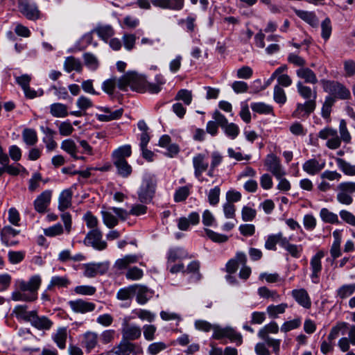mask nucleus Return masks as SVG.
I'll use <instances>...</instances> for the list:
<instances>
[{
  "label": "nucleus",
  "instance_id": "obj_7",
  "mask_svg": "<svg viewBox=\"0 0 355 355\" xmlns=\"http://www.w3.org/2000/svg\"><path fill=\"white\" fill-rule=\"evenodd\" d=\"M194 176L199 181H203L202 174L209 168L208 157L206 154L200 153L196 154L192 159Z\"/></svg>",
  "mask_w": 355,
  "mask_h": 355
},
{
  "label": "nucleus",
  "instance_id": "obj_37",
  "mask_svg": "<svg viewBox=\"0 0 355 355\" xmlns=\"http://www.w3.org/2000/svg\"><path fill=\"white\" fill-rule=\"evenodd\" d=\"M136 288L137 284H134L119 289L116 293V298L121 301L132 300L137 292Z\"/></svg>",
  "mask_w": 355,
  "mask_h": 355
},
{
  "label": "nucleus",
  "instance_id": "obj_21",
  "mask_svg": "<svg viewBox=\"0 0 355 355\" xmlns=\"http://www.w3.org/2000/svg\"><path fill=\"white\" fill-rule=\"evenodd\" d=\"M31 325L38 330L48 331L49 330L53 322L46 316H40L36 311L31 322Z\"/></svg>",
  "mask_w": 355,
  "mask_h": 355
},
{
  "label": "nucleus",
  "instance_id": "obj_46",
  "mask_svg": "<svg viewBox=\"0 0 355 355\" xmlns=\"http://www.w3.org/2000/svg\"><path fill=\"white\" fill-rule=\"evenodd\" d=\"M22 139L28 146H34L38 140L36 131L31 128H26L23 130Z\"/></svg>",
  "mask_w": 355,
  "mask_h": 355
},
{
  "label": "nucleus",
  "instance_id": "obj_9",
  "mask_svg": "<svg viewBox=\"0 0 355 355\" xmlns=\"http://www.w3.org/2000/svg\"><path fill=\"white\" fill-rule=\"evenodd\" d=\"M103 234L101 231L98 229L90 230L86 235L84 239L85 245L92 246L98 250H103L107 248V243L102 240Z\"/></svg>",
  "mask_w": 355,
  "mask_h": 355
},
{
  "label": "nucleus",
  "instance_id": "obj_55",
  "mask_svg": "<svg viewBox=\"0 0 355 355\" xmlns=\"http://www.w3.org/2000/svg\"><path fill=\"white\" fill-rule=\"evenodd\" d=\"M103 221L108 228H113L118 225V218L110 211H101Z\"/></svg>",
  "mask_w": 355,
  "mask_h": 355
},
{
  "label": "nucleus",
  "instance_id": "obj_32",
  "mask_svg": "<svg viewBox=\"0 0 355 355\" xmlns=\"http://www.w3.org/2000/svg\"><path fill=\"white\" fill-rule=\"evenodd\" d=\"M155 83H147L146 81L145 92L150 94H158L162 90V87L166 83L163 76L158 74L155 76Z\"/></svg>",
  "mask_w": 355,
  "mask_h": 355
},
{
  "label": "nucleus",
  "instance_id": "obj_22",
  "mask_svg": "<svg viewBox=\"0 0 355 355\" xmlns=\"http://www.w3.org/2000/svg\"><path fill=\"white\" fill-rule=\"evenodd\" d=\"M295 72L296 76L300 79L304 80L303 83L315 85L318 82L315 73L306 66L302 68H298Z\"/></svg>",
  "mask_w": 355,
  "mask_h": 355
},
{
  "label": "nucleus",
  "instance_id": "obj_53",
  "mask_svg": "<svg viewBox=\"0 0 355 355\" xmlns=\"http://www.w3.org/2000/svg\"><path fill=\"white\" fill-rule=\"evenodd\" d=\"M85 64L91 70H96L99 66L97 58L92 53H85L83 55Z\"/></svg>",
  "mask_w": 355,
  "mask_h": 355
},
{
  "label": "nucleus",
  "instance_id": "obj_15",
  "mask_svg": "<svg viewBox=\"0 0 355 355\" xmlns=\"http://www.w3.org/2000/svg\"><path fill=\"white\" fill-rule=\"evenodd\" d=\"M68 304L71 310L76 313L85 314L94 311L96 309L94 303L83 299L70 300Z\"/></svg>",
  "mask_w": 355,
  "mask_h": 355
},
{
  "label": "nucleus",
  "instance_id": "obj_27",
  "mask_svg": "<svg viewBox=\"0 0 355 355\" xmlns=\"http://www.w3.org/2000/svg\"><path fill=\"white\" fill-rule=\"evenodd\" d=\"M286 238L282 232L270 234L267 237L264 246L268 250L275 251L277 244L279 243L282 247Z\"/></svg>",
  "mask_w": 355,
  "mask_h": 355
},
{
  "label": "nucleus",
  "instance_id": "obj_1",
  "mask_svg": "<svg viewBox=\"0 0 355 355\" xmlns=\"http://www.w3.org/2000/svg\"><path fill=\"white\" fill-rule=\"evenodd\" d=\"M42 279L40 275L32 276L28 282L22 279L16 281L17 290L12 292L11 298L14 301L33 302L37 299V290Z\"/></svg>",
  "mask_w": 355,
  "mask_h": 355
},
{
  "label": "nucleus",
  "instance_id": "obj_54",
  "mask_svg": "<svg viewBox=\"0 0 355 355\" xmlns=\"http://www.w3.org/2000/svg\"><path fill=\"white\" fill-rule=\"evenodd\" d=\"M321 37L326 42L331 35L332 25L329 17L325 18L321 23Z\"/></svg>",
  "mask_w": 355,
  "mask_h": 355
},
{
  "label": "nucleus",
  "instance_id": "obj_2",
  "mask_svg": "<svg viewBox=\"0 0 355 355\" xmlns=\"http://www.w3.org/2000/svg\"><path fill=\"white\" fill-rule=\"evenodd\" d=\"M131 155L132 148L129 144L119 147L112 153V163L116 168L117 174L122 178H128L132 172V166L126 160Z\"/></svg>",
  "mask_w": 355,
  "mask_h": 355
},
{
  "label": "nucleus",
  "instance_id": "obj_31",
  "mask_svg": "<svg viewBox=\"0 0 355 355\" xmlns=\"http://www.w3.org/2000/svg\"><path fill=\"white\" fill-rule=\"evenodd\" d=\"M138 261L139 257L135 254L125 255L123 258L119 259L116 261L114 268L116 270H122L126 269L130 264L137 263Z\"/></svg>",
  "mask_w": 355,
  "mask_h": 355
},
{
  "label": "nucleus",
  "instance_id": "obj_20",
  "mask_svg": "<svg viewBox=\"0 0 355 355\" xmlns=\"http://www.w3.org/2000/svg\"><path fill=\"white\" fill-rule=\"evenodd\" d=\"M324 167V160H318L315 158L306 161L302 165L303 170L311 175L319 173Z\"/></svg>",
  "mask_w": 355,
  "mask_h": 355
},
{
  "label": "nucleus",
  "instance_id": "obj_51",
  "mask_svg": "<svg viewBox=\"0 0 355 355\" xmlns=\"http://www.w3.org/2000/svg\"><path fill=\"white\" fill-rule=\"evenodd\" d=\"M336 164L338 168L346 175H355V166L352 165L349 163L347 162L342 158H336Z\"/></svg>",
  "mask_w": 355,
  "mask_h": 355
},
{
  "label": "nucleus",
  "instance_id": "obj_5",
  "mask_svg": "<svg viewBox=\"0 0 355 355\" xmlns=\"http://www.w3.org/2000/svg\"><path fill=\"white\" fill-rule=\"evenodd\" d=\"M142 354L143 349L139 345L122 338L119 344L114 346L107 352L108 355H138Z\"/></svg>",
  "mask_w": 355,
  "mask_h": 355
},
{
  "label": "nucleus",
  "instance_id": "obj_48",
  "mask_svg": "<svg viewBox=\"0 0 355 355\" xmlns=\"http://www.w3.org/2000/svg\"><path fill=\"white\" fill-rule=\"evenodd\" d=\"M320 216L324 223H328L331 224L339 223V220L337 214L330 211L327 208H322L320 210Z\"/></svg>",
  "mask_w": 355,
  "mask_h": 355
},
{
  "label": "nucleus",
  "instance_id": "obj_25",
  "mask_svg": "<svg viewBox=\"0 0 355 355\" xmlns=\"http://www.w3.org/2000/svg\"><path fill=\"white\" fill-rule=\"evenodd\" d=\"M295 15L301 19L309 24L311 26L316 28L319 21L314 12L295 9Z\"/></svg>",
  "mask_w": 355,
  "mask_h": 355
},
{
  "label": "nucleus",
  "instance_id": "obj_62",
  "mask_svg": "<svg viewBox=\"0 0 355 355\" xmlns=\"http://www.w3.org/2000/svg\"><path fill=\"white\" fill-rule=\"evenodd\" d=\"M64 233V229L60 223L51 226L44 230V234L49 237L60 236Z\"/></svg>",
  "mask_w": 355,
  "mask_h": 355
},
{
  "label": "nucleus",
  "instance_id": "obj_60",
  "mask_svg": "<svg viewBox=\"0 0 355 355\" xmlns=\"http://www.w3.org/2000/svg\"><path fill=\"white\" fill-rule=\"evenodd\" d=\"M339 132L340 135V139L341 141H343L346 144H350L352 140V137L348 131L347 127V123L344 119H342L340 121L339 124Z\"/></svg>",
  "mask_w": 355,
  "mask_h": 355
},
{
  "label": "nucleus",
  "instance_id": "obj_49",
  "mask_svg": "<svg viewBox=\"0 0 355 355\" xmlns=\"http://www.w3.org/2000/svg\"><path fill=\"white\" fill-rule=\"evenodd\" d=\"M250 107L253 112L260 114H268L273 112V108L271 105L262 102L252 103Z\"/></svg>",
  "mask_w": 355,
  "mask_h": 355
},
{
  "label": "nucleus",
  "instance_id": "obj_10",
  "mask_svg": "<svg viewBox=\"0 0 355 355\" xmlns=\"http://www.w3.org/2000/svg\"><path fill=\"white\" fill-rule=\"evenodd\" d=\"M121 333L122 339L131 342L140 338L141 329L139 325L130 323L127 320H124L121 324Z\"/></svg>",
  "mask_w": 355,
  "mask_h": 355
},
{
  "label": "nucleus",
  "instance_id": "obj_64",
  "mask_svg": "<svg viewBox=\"0 0 355 355\" xmlns=\"http://www.w3.org/2000/svg\"><path fill=\"white\" fill-rule=\"evenodd\" d=\"M343 69L345 77L355 76V61L351 59L343 61Z\"/></svg>",
  "mask_w": 355,
  "mask_h": 355
},
{
  "label": "nucleus",
  "instance_id": "obj_29",
  "mask_svg": "<svg viewBox=\"0 0 355 355\" xmlns=\"http://www.w3.org/2000/svg\"><path fill=\"white\" fill-rule=\"evenodd\" d=\"M64 69L67 73H70L72 71L80 73L83 71V64L81 61L73 56L67 57L64 62Z\"/></svg>",
  "mask_w": 355,
  "mask_h": 355
},
{
  "label": "nucleus",
  "instance_id": "obj_18",
  "mask_svg": "<svg viewBox=\"0 0 355 355\" xmlns=\"http://www.w3.org/2000/svg\"><path fill=\"white\" fill-rule=\"evenodd\" d=\"M185 0H152V4L164 10L180 11L184 6Z\"/></svg>",
  "mask_w": 355,
  "mask_h": 355
},
{
  "label": "nucleus",
  "instance_id": "obj_43",
  "mask_svg": "<svg viewBox=\"0 0 355 355\" xmlns=\"http://www.w3.org/2000/svg\"><path fill=\"white\" fill-rule=\"evenodd\" d=\"M200 266V263L198 261H193L187 266V269H184V272L192 274L191 279L193 282H198L201 279L199 271Z\"/></svg>",
  "mask_w": 355,
  "mask_h": 355
},
{
  "label": "nucleus",
  "instance_id": "obj_63",
  "mask_svg": "<svg viewBox=\"0 0 355 355\" xmlns=\"http://www.w3.org/2000/svg\"><path fill=\"white\" fill-rule=\"evenodd\" d=\"M196 17L194 15H189L184 19H181L179 22L180 24H184L186 26L187 31L189 33H193L197 27L196 24Z\"/></svg>",
  "mask_w": 355,
  "mask_h": 355
},
{
  "label": "nucleus",
  "instance_id": "obj_35",
  "mask_svg": "<svg viewBox=\"0 0 355 355\" xmlns=\"http://www.w3.org/2000/svg\"><path fill=\"white\" fill-rule=\"evenodd\" d=\"M52 339L55 343L59 349H65L67 339V329L59 328L56 331V332L52 336Z\"/></svg>",
  "mask_w": 355,
  "mask_h": 355
},
{
  "label": "nucleus",
  "instance_id": "obj_42",
  "mask_svg": "<svg viewBox=\"0 0 355 355\" xmlns=\"http://www.w3.org/2000/svg\"><path fill=\"white\" fill-rule=\"evenodd\" d=\"M193 186L189 184L184 187H180L176 189L174 193V201L175 202H184L187 200L188 196L190 195L191 189Z\"/></svg>",
  "mask_w": 355,
  "mask_h": 355
},
{
  "label": "nucleus",
  "instance_id": "obj_13",
  "mask_svg": "<svg viewBox=\"0 0 355 355\" xmlns=\"http://www.w3.org/2000/svg\"><path fill=\"white\" fill-rule=\"evenodd\" d=\"M156 183L152 178L144 180L138 191V198L141 202L148 203L151 201L155 191Z\"/></svg>",
  "mask_w": 355,
  "mask_h": 355
},
{
  "label": "nucleus",
  "instance_id": "obj_3",
  "mask_svg": "<svg viewBox=\"0 0 355 355\" xmlns=\"http://www.w3.org/2000/svg\"><path fill=\"white\" fill-rule=\"evenodd\" d=\"M324 92L328 93V96H333L337 99L349 100L351 98L350 90L343 83L336 81L322 79L320 80Z\"/></svg>",
  "mask_w": 355,
  "mask_h": 355
},
{
  "label": "nucleus",
  "instance_id": "obj_44",
  "mask_svg": "<svg viewBox=\"0 0 355 355\" xmlns=\"http://www.w3.org/2000/svg\"><path fill=\"white\" fill-rule=\"evenodd\" d=\"M336 101L333 96H327L324 98V101L322 103V109H321V116L322 118L325 119H328L330 118V115L331 113V109L334 105L335 104Z\"/></svg>",
  "mask_w": 355,
  "mask_h": 355
},
{
  "label": "nucleus",
  "instance_id": "obj_40",
  "mask_svg": "<svg viewBox=\"0 0 355 355\" xmlns=\"http://www.w3.org/2000/svg\"><path fill=\"white\" fill-rule=\"evenodd\" d=\"M282 248H284L292 257L295 259L300 258L303 251V248L301 245L292 244L289 243L287 238H286Z\"/></svg>",
  "mask_w": 355,
  "mask_h": 355
},
{
  "label": "nucleus",
  "instance_id": "obj_4",
  "mask_svg": "<svg viewBox=\"0 0 355 355\" xmlns=\"http://www.w3.org/2000/svg\"><path fill=\"white\" fill-rule=\"evenodd\" d=\"M146 80L135 72H128L119 79L118 87L123 91H128L130 87L132 91L144 92Z\"/></svg>",
  "mask_w": 355,
  "mask_h": 355
},
{
  "label": "nucleus",
  "instance_id": "obj_28",
  "mask_svg": "<svg viewBox=\"0 0 355 355\" xmlns=\"http://www.w3.org/2000/svg\"><path fill=\"white\" fill-rule=\"evenodd\" d=\"M136 300L139 304H145L152 297L153 291L146 286L137 284Z\"/></svg>",
  "mask_w": 355,
  "mask_h": 355
},
{
  "label": "nucleus",
  "instance_id": "obj_58",
  "mask_svg": "<svg viewBox=\"0 0 355 355\" xmlns=\"http://www.w3.org/2000/svg\"><path fill=\"white\" fill-rule=\"evenodd\" d=\"M348 327V324L345 322H338L330 330L327 336L328 340H334L338 336L340 331Z\"/></svg>",
  "mask_w": 355,
  "mask_h": 355
},
{
  "label": "nucleus",
  "instance_id": "obj_17",
  "mask_svg": "<svg viewBox=\"0 0 355 355\" xmlns=\"http://www.w3.org/2000/svg\"><path fill=\"white\" fill-rule=\"evenodd\" d=\"M324 252L318 251L311 259L310 265L311 269V279L314 284L319 282V276L322 271L321 259L324 257Z\"/></svg>",
  "mask_w": 355,
  "mask_h": 355
},
{
  "label": "nucleus",
  "instance_id": "obj_56",
  "mask_svg": "<svg viewBox=\"0 0 355 355\" xmlns=\"http://www.w3.org/2000/svg\"><path fill=\"white\" fill-rule=\"evenodd\" d=\"M119 79L113 77L105 80L102 84V89L108 95H113L116 85L118 86Z\"/></svg>",
  "mask_w": 355,
  "mask_h": 355
},
{
  "label": "nucleus",
  "instance_id": "obj_52",
  "mask_svg": "<svg viewBox=\"0 0 355 355\" xmlns=\"http://www.w3.org/2000/svg\"><path fill=\"white\" fill-rule=\"evenodd\" d=\"M70 281L67 277L54 276L51 278L47 288L50 290L52 287L67 288Z\"/></svg>",
  "mask_w": 355,
  "mask_h": 355
},
{
  "label": "nucleus",
  "instance_id": "obj_47",
  "mask_svg": "<svg viewBox=\"0 0 355 355\" xmlns=\"http://www.w3.org/2000/svg\"><path fill=\"white\" fill-rule=\"evenodd\" d=\"M288 308V304L282 303L278 305H270L267 307L266 311L268 315L272 318H276L279 314H282L286 311Z\"/></svg>",
  "mask_w": 355,
  "mask_h": 355
},
{
  "label": "nucleus",
  "instance_id": "obj_30",
  "mask_svg": "<svg viewBox=\"0 0 355 355\" xmlns=\"http://www.w3.org/2000/svg\"><path fill=\"white\" fill-rule=\"evenodd\" d=\"M188 257V253L180 248H171L168 250L167 254V267H169L173 263H175L179 259H182Z\"/></svg>",
  "mask_w": 355,
  "mask_h": 355
},
{
  "label": "nucleus",
  "instance_id": "obj_23",
  "mask_svg": "<svg viewBox=\"0 0 355 355\" xmlns=\"http://www.w3.org/2000/svg\"><path fill=\"white\" fill-rule=\"evenodd\" d=\"M98 342V335L96 332L88 331L83 335L82 346L86 349L87 353L97 346Z\"/></svg>",
  "mask_w": 355,
  "mask_h": 355
},
{
  "label": "nucleus",
  "instance_id": "obj_26",
  "mask_svg": "<svg viewBox=\"0 0 355 355\" xmlns=\"http://www.w3.org/2000/svg\"><path fill=\"white\" fill-rule=\"evenodd\" d=\"M297 93L306 101L317 98V91L312 89L310 87L305 85L302 81H298L296 85Z\"/></svg>",
  "mask_w": 355,
  "mask_h": 355
},
{
  "label": "nucleus",
  "instance_id": "obj_16",
  "mask_svg": "<svg viewBox=\"0 0 355 355\" xmlns=\"http://www.w3.org/2000/svg\"><path fill=\"white\" fill-rule=\"evenodd\" d=\"M51 196L52 191L50 190L42 192L33 202L35 210L40 214L46 213L51 202Z\"/></svg>",
  "mask_w": 355,
  "mask_h": 355
},
{
  "label": "nucleus",
  "instance_id": "obj_45",
  "mask_svg": "<svg viewBox=\"0 0 355 355\" xmlns=\"http://www.w3.org/2000/svg\"><path fill=\"white\" fill-rule=\"evenodd\" d=\"M278 331L279 327L277 322H271L259 331L258 336L260 338H267L270 337L268 336L269 334H277Z\"/></svg>",
  "mask_w": 355,
  "mask_h": 355
},
{
  "label": "nucleus",
  "instance_id": "obj_33",
  "mask_svg": "<svg viewBox=\"0 0 355 355\" xmlns=\"http://www.w3.org/2000/svg\"><path fill=\"white\" fill-rule=\"evenodd\" d=\"M72 191L71 189H64L61 192L59 196V210L64 211L71 206Z\"/></svg>",
  "mask_w": 355,
  "mask_h": 355
},
{
  "label": "nucleus",
  "instance_id": "obj_38",
  "mask_svg": "<svg viewBox=\"0 0 355 355\" xmlns=\"http://www.w3.org/2000/svg\"><path fill=\"white\" fill-rule=\"evenodd\" d=\"M92 32L96 33L100 38L105 41L107 40L114 33V31L110 25H99Z\"/></svg>",
  "mask_w": 355,
  "mask_h": 355
},
{
  "label": "nucleus",
  "instance_id": "obj_50",
  "mask_svg": "<svg viewBox=\"0 0 355 355\" xmlns=\"http://www.w3.org/2000/svg\"><path fill=\"white\" fill-rule=\"evenodd\" d=\"M123 112V110L122 108H121V109L116 110L113 112H110V114H97L96 115V117L99 121L107 122V121H110L112 120H116V119H119L122 116Z\"/></svg>",
  "mask_w": 355,
  "mask_h": 355
},
{
  "label": "nucleus",
  "instance_id": "obj_19",
  "mask_svg": "<svg viewBox=\"0 0 355 355\" xmlns=\"http://www.w3.org/2000/svg\"><path fill=\"white\" fill-rule=\"evenodd\" d=\"M291 296L295 302L304 309H310L311 300L308 292L304 288L294 289L291 291Z\"/></svg>",
  "mask_w": 355,
  "mask_h": 355
},
{
  "label": "nucleus",
  "instance_id": "obj_6",
  "mask_svg": "<svg viewBox=\"0 0 355 355\" xmlns=\"http://www.w3.org/2000/svg\"><path fill=\"white\" fill-rule=\"evenodd\" d=\"M212 338L216 340L227 338L231 342L235 343L237 346L241 345L243 343L241 334L231 327L222 328L218 326H214Z\"/></svg>",
  "mask_w": 355,
  "mask_h": 355
},
{
  "label": "nucleus",
  "instance_id": "obj_61",
  "mask_svg": "<svg viewBox=\"0 0 355 355\" xmlns=\"http://www.w3.org/2000/svg\"><path fill=\"white\" fill-rule=\"evenodd\" d=\"M273 98L279 105H284L286 102L287 97L285 91L279 85H275L274 87Z\"/></svg>",
  "mask_w": 355,
  "mask_h": 355
},
{
  "label": "nucleus",
  "instance_id": "obj_39",
  "mask_svg": "<svg viewBox=\"0 0 355 355\" xmlns=\"http://www.w3.org/2000/svg\"><path fill=\"white\" fill-rule=\"evenodd\" d=\"M259 295L264 299L270 300L272 302H278L281 300V295L275 290H270L266 286L258 288Z\"/></svg>",
  "mask_w": 355,
  "mask_h": 355
},
{
  "label": "nucleus",
  "instance_id": "obj_8",
  "mask_svg": "<svg viewBox=\"0 0 355 355\" xmlns=\"http://www.w3.org/2000/svg\"><path fill=\"white\" fill-rule=\"evenodd\" d=\"M318 137L327 140L326 146L329 149L335 150L341 145V139L336 130L332 128H325L318 132Z\"/></svg>",
  "mask_w": 355,
  "mask_h": 355
},
{
  "label": "nucleus",
  "instance_id": "obj_59",
  "mask_svg": "<svg viewBox=\"0 0 355 355\" xmlns=\"http://www.w3.org/2000/svg\"><path fill=\"white\" fill-rule=\"evenodd\" d=\"M191 91L188 89H182L179 90L175 97V101H182L186 105H189L192 101Z\"/></svg>",
  "mask_w": 355,
  "mask_h": 355
},
{
  "label": "nucleus",
  "instance_id": "obj_11",
  "mask_svg": "<svg viewBox=\"0 0 355 355\" xmlns=\"http://www.w3.org/2000/svg\"><path fill=\"white\" fill-rule=\"evenodd\" d=\"M19 10L29 20L35 21L42 16L37 4L28 0H22L19 3Z\"/></svg>",
  "mask_w": 355,
  "mask_h": 355
},
{
  "label": "nucleus",
  "instance_id": "obj_41",
  "mask_svg": "<svg viewBox=\"0 0 355 355\" xmlns=\"http://www.w3.org/2000/svg\"><path fill=\"white\" fill-rule=\"evenodd\" d=\"M60 148L75 159H78L77 156L78 147L73 140L68 139L62 141Z\"/></svg>",
  "mask_w": 355,
  "mask_h": 355
},
{
  "label": "nucleus",
  "instance_id": "obj_57",
  "mask_svg": "<svg viewBox=\"0 0 355 355\" xmlns=\"http://www.w3.org/2000/svg\"><path fill=\"white\" fill-rule=\"evenodd\" d=\"M355 292V284H345L337 291V295L340 299H345L352 295Z\"/></svg>",
  "mask_w": 355,
  "mask_h": 355
},
{
  "label": "nucleus",
  "instance_id": "obj_14",
  "mask_svg": "<svg viewBox=\"0 0 355 355\" xmlns=\"http://www.w3.org/2000/svg\"><path fill=\"white\" fill-rule=\"evenodd\" d=\"M316 105V101L314 99L306 101L304 103H297L292 116L296 119H306L315 111Z\"/></svg>",
  "mask_w": 355,
  "mask_h": 355
},
{
  "label": "nucleus",
  "instance_id": "obj_34",
  "mask_svg": "<svg viewBox=\"0 0 355 355\" xmlns=\"http://www.w3.org/2000/svg\"><path fill=\"white\" fill-rule=\"evenodd\" d=\"M51 114L57 118H64L69 115L67 105L60 103H54L49 107Z\"/></svg>",
  "mask_w": 355,
  "mask_h": 355
},
{
  "label": "nucleus",
  "instance_id": "obj_36",
  "mask_svg": "<svg viewBox=\"0 0 355 355\" xmlns=\"http://www.w3.org/2000/svg\"><path fill=\"white\" fill-rule=\"evenodd\" d=\"M103 263H88L85 265L84 275L87 277H94L97 274H103L106 268H102Z\"/></svg>",
  "mask_w": 355,
  "mask_h": 355
},
{
  "label": "nucleus",
  "instance_id": "obj_24",
  "mask_svg": "<svg viewBox=\"0 0 355 355\" xmlns=\"http://www.w3.org/2000/svg\"><path fill=\"white\" fill-rule=\"evenodd\" d=\"M27 309L28 306L26 305H17L13 309L12 313L18 320L31 322L36 311H29Z\"/></svg>",
  "mask_w": 355,
  "mask_h": 355
},
{
  "label": "nucleus",
  "instance_id": "obj_12",
  "mask_svg": "<svg viewBox=\"0 0 355 355\" xmlns=\"http://www.w3.org/2000/svg\"><path fill=\"white\" fill-rule=\"evenodd\" d=\"M264 165L267 171L270 172L275 178H281L285 175L286 171L284 169L280 159L273 153L268 154L265 160Z\"/></svg>",
  "mask_w": 355,
  "mask_h": 355
}]
</instances>
